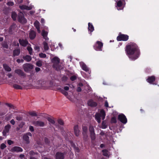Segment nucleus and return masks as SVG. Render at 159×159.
I'll return each instance as SVG.
<instances>
[{
  "mask_svg": "<svg viewBox=\"0 0 159 159\" xmlns=\"http://www.w3.org/2000/svg\"><path fill=\"white\" fill-rule=\"evenodd\" d=\"M125 51L129 58L132 60L134 61L137 59L140 54L138 46L134 43H130L127 45Z\"/></svg>",
  "mask_w": 159,
  "mask_h": 159,
  "instance_id": "f257e3e1",
  "label": "nucleus"
},
{
  "mask_svg": "<svg viewBox=\"0 0 159 159\" xmlns=\"http://www.w3.org/2000/svg\"><path fill=\"white\" fill-rule=\"evenodd\" d=\"M52 61L53 63V67L57 70H60L61 69V67L59 65L60 59L57 57H55L52 60Z\"/></svg>",
  "mask_w": 159,
  "mask_h": 159,
  "instance_id": "f03ea898",
  "label": "nucleus"
},
{
  "mask_svg": "<svg viewBox=\"0 0 159 159\" xmlns=\"http://www.w3.org/2000/svg\"><path fill=\"white\" fill-rule=\"evenodd\" d=\"M105 114L103 110H101L100 113H97L95 115V119L98 123L101 122V119L104 120L105 118Z\"/></svg>",
  "mask_w": 159,
  "mask_h": 159,
  "instance_id": "7ed1b4c3",
  "label": "nucleus"
},
{
  "mask_svg": "<svg viewBox=\"0 0 159 159\" xmlns=\"http://www.w3.org/2000/svg\"><path fill=\"white\" fill-rule=\"evenodd\" d=\"M102 46L103 43L100 41H98L94 45V48L96 51H101L102 50Z\"/></svg>",
  "mask_w": 159,
  "mask_h": 159,
  "instance_id": "20e7f679",
  "label": "nucleus"
},
{
  "mask_svg": "<svg viewBox=\"0 0 159 159\" xmlns=\"http://www.w3.org/2000/svg\"><path fill=\"white\" fill-rule=\"evenodd\" d=\"M129 36L125 34H121L117 37V39L118 41H126L128 40Z\"/></svg>",
  "mask_w": 159,
  "mask_h": 159,
  "instance_id": "39448f33",
  "label": "nucleus"
},
{
  "mask_svg": "<svg viewBox=\"0 0 159 159\" xmlns=\"http://www.w3.org/2000/svg\"><path fill=\"white\" fill-rule=\"evenodd\" d=\"M118 119L122 123L125 124L127 122V119L123 114H120L118 116Z\"/></svg>",
  "mask_w": 159,
  "mask_h": 159,
  "instance_id": "423d86ee",
  "label": "nucleus"
},
{
  "mask_svg": "<svg viewBox=\"0 0 159 159\" xmlns=\"http://www.w3.org/2000/svg\"><path fill=\"white\" fill-rule=\"evenodd\" d=\"M23 68L25 71H28L30 69H32L33 68V66L29 63L25 64L23 65Z\"/></svg>",
  "mask_w": 159,
  "mask_h": 159,
  "instance_id": "0eeeda50",
  "label": "nucleus"
},
{
  "mask_svg": "<svg viewBox=\"0 0 159 159\" xmlns=\"http://www.w3.org/2000/svg\"><path fill=\"white\" fill-rule=\"evenodd\" d=\"M28 136H31V134L30 133H28L26 134H24L23 136V139L27 143H29L30 142Z\"/></svg>",
  "mask_w": 159,
  "mask_h": 159,
  "instance_id": "6e6552de",
  "label": "nucleus"
},
{
  "mask_svg": "<svg viewBox=\"0 0 159 159\" xmlns=\"http://www.w3.org/2000/svg\"><path fill=\"white\" fill-rule=\"evenodd\" d=\"M33 124L35 126L40 127H43L45 125L44 123L40 120L34 121L33 122Z\"/></svg>",
  "mask_w": 159,
  "mask_h": 159,
  "instance_id": "1a4fd4ad",
  "label": "nucleus"
},
{
  "mask_svg": "<svg viewBox=\"0 0 159 159\" xmlns=\"http://www.w3.org/2000/svg\"><path fill=\"white\" fill-rule=\"evenodd\" d=\"M11 127V126L10 125H7L5 126L2 132L3 135L5 136L9 132Z\"/></svg>",
  "mask_w": 159,
  "mask_h": 159,
  "instance_id": "9d476101",
  "label": "nucleus"
},
{
  "mask_svg": "<svg viewBox=\"0 0 159 159\" xmlns=\"http://www.w3.org/2000/svg\"><path fill=\"white\" fill-rule=\"evenodd\" d=\"M22 151L23 149L22 148L17 146L14 147L11 149V151L12 152H21Z\"/></svg>",
  "mask_w": 159,
  "mask_h": 159,
  "instance_id": "9b49d317",
  "label": "nucleus"
},
{
  "mask_svg": "<svg viewBox=\"0 0 159 159\" xmlns=\"http://www.w3.org/2000/svg\"><path fill=\"white\" fill-rule=\"evenodd\" d=\"M74 131L75 135L76 136H78L80 134V130L77 125H75L74 127Z\"/></svg>",
  "mask_w": 159,
  "mask_h": 159,
  "instance_id": "f8f14e48",
  "label": "nucleus"
},
{
  "mask_svg": "<svg viewBox=\"0 0 159 159\" xmlns=\"http://www.w3.org/2000/svg\"><path fill=\"white\" fill-rule=\"evenodd\" d=\"M56 159H64V154L58 152L56 154Z\"/></svg>",
  "mask_w": 159,
  "mask_h": 159,
  "instance_id": "ddd939ff",
  "label": "nucleus"
},
{
  "mask_svg": "<svg viewBox=\"0 0 159 159\" xmlns=\"http://www.w3.org/2000/svg\"><path fill=\"white\" fill-rule=\"evenodd\" d=\"M155 77L154 76H149L147 79V81L150 84H152L155 80Z\"/></svg>",
  "mask_w": 159,
  "mask_h": 159,
  "instance_id": "4468645a",
  "label": "nucleus"
},
{
  "mask_svg": "<svg viewBox=\"0 0 159 159\" xmlns=\"http://www.w3.org/2000/svg\"><path fill=\"white\" fill-rule=\"evenodd\" d=\"M80 65L82 69L86 71V72H87V71H89V68L87 67V66H86V65L84 64V63L83 62H80Z\"/></svg>",
  "mask_w": 159,
  "mask_h": 159,
  "instance_id": "2eb2a0df",
  "label": "nucleus"
},
{
  "mask_svg": "<svg viewBox=\"0 0 159 159\" xmlns=\"http://www.w3.org/2000/svg\"><path fill=\"white\" fill-rule=\"evenodd\" d=\"M88 104L89 106L92 107H95L97 106V103L92 100H90L88 101Z\"/></svg>",
  "mask_w": 159,
  "mask_h": 159,
  "instance_id": "dca6fc26",
  "label": "nucleus"
},
{
  "mask_svg": "<svg viewBox=\"0 0 159 159\" xmlns=\"http://www.w3.org/2000/svg\"><path fill=\"white\" fill-rule=\"evenodd\" d=\"M37 83L38 84V85L37 86V87H43L45 86L46 82L41 80L37 82Z\"/></svg>",
  "mask_w": 159,
  "mask_h": 159,
  "instance_id": "f3484780",
  "label": "nucleus"
},
{
  "mask_svg": "<svg viewBox=\"0 0 159 159\" xmlns=\"http://www.w3.org/2000/svg\"><path fill=\"white\" fill-rule=\"evenodd\" d=\"M36 36V33L33 30H31L29 34V37L31 39H34Z\"/></svg>",
  "mask_w": 159,
  "mask_h": 159,
  "instance_id": "a211bd4d",
  "label": "nucleus"
},
{
  "mask_svg": "<svg viewBox=\"0 0 159 159\" xmlns=\"http://www.w3.org/2000/svg\"><path fill=\"white\" fill-rule=\"evenodd\" d=\"M19 42L20 44L22 46H25L28 43V41L26 40L19 39Z\"/></svg>",
  "mask_w": 159,
  "mask_h": 159,
  "instance_id": "6ab92c4d",
  "label": "nucleus"
},
{
  "mask_svg": "<svg viewBox=\"0 0 159 159\" xmlns=\"http://www.w3.org/2000/svg\"><path fill=\"white\" fill-rule=\"evenodd\" d=\"M19 7L22 10H30L32 8L31 7H28L27 6L24 5L20 6Z\"/></svg>",
  "mask_w": 159,
  "mask_h": 159,
  "instance_id": "aec40b11",
  "label": "nucleus"
},
{
  "mask_svg": "<svg viewBox=\"0 0 159 159\" xmlns=\"http://www.w3.org/2000/svg\"><path fill=\"white\" fill-rule=\"evenodd\" d=\"M15 72L20 76H24L25 74L21 70L18 69L15 70Z\"/></svg>",
  "mask_w": 159,
  "mask_h": 159,
  "instance_id": "412c9836",
  "label": "nucleus"
},
{
  "mask_svg": "<svg viewBox=\"0 0 159 159\" xmlns=\"http://www.w3.org/2000/svg\"><path fill=\"white\" fill-rule=\"evenodd\" d=\"M48 34V32L47 31H45L44 30H43L42 31V35L43 37V38L46 40H48L49 39L47 37Z\"/></svg>",
  "mask_w": 159,
  "mask_h": 159,
  "instance_id": "4be33fe9",
  "label": "nucleus"
},
{
  "mask_svg": "<svg viewBox=\"0 0 159 159\" xmlns=\"http://www.w3.org/2000/svg\"><path fill=\"white\" fill-rule=\"evenodd\" d=\"M34 25L37 30V31L39 33H40L41 32L40 30L39 26V22L36 21L34 23Z\"/></svg>",
  "mask_w": 159,
  "mask_h": 159,
  "instance_id": "5701e85b",
  "label": "nucleus"
},
{
  "mask_svg": "<svg viewBox=\"0 0 159 159\" xmlns=\"http://www.w3.org/2000/svg\"><path fill=\"white\" fill-rule=\"evenodd\" d=\"M19 20L23 24L25 23L27 21L22 16H19Z\"/></svg>",
  "mask_w": 159,
  "mask_h": 159,
  "instance_id": "b1692460",
  "label": "nucleus"
},
{
  "mask_svg": "<svg viewBox=\"0 0 159 159\" xmlns=\"http://www.w3.org/2000/svg\"><path fill=\"white\" fill-rule=\"evenodd\" d=\"M88 26L89 31L90 32L91 34V32H92L94 30V27L92 24L90 23H89Z\"/></svg>",
  "mask_w": 159,
  "mask_h": 159,
  "instance_id": "393cba45",
  "label": "nucleus"
},
{
  "mask_svg": "<svg viewBox=\"0 0 159 159\" xmlns=\"http://www.w3.org/2000/svg\"><path fill=\"white\" fill-rule=\"evenodd\" d=\"M23 58L27 62L30 61L32 59L31 57L29 55H26L24 56L23 57Z\"/></svg>",
  "mask_w": 159,
  "mask_h": 159,
  "instance_id": "a878e982",
  "label": "nucleus"
},
{
  "mask_svg": "<svg viewBox=\"0 0 159 159\" xmlns=\"http://www.w3.org/2000/svg\"><path fill=\"white\" fill-rule=\"evenodd\" d=\"M3 67L5 70L7 71H10L11 70V69L6 64L3 65Z\"/></svg>",
  "mask_w": 159,
  "mask_h": 159,
  "instance_id": "bb28decb",
  "label": "nucleus"
},
{
  "mask_svg": "<svg viewBox=\"0 0 159 159\" xmlns=\"http://www.w3.org/2000/svg\"><path fill=\"white\" fill-rule=\"evenodd\" d=\"M83 139L84 141H87L88 137V133H82Z\"/></svg>",
  "mask_w": 159,
  "mask_h": 159,
  "instance_id": "cd10ccee",
  "label": "nucleus"
},
{
  "mask_svg": "<svg viewBox=\"0 0 159 159\" xmlns=\"http://www.w3.org/2000/svg\"><path fill=\"white\" fill-rule=\"evenodd\" d=\"M43 48L45 51L48 50L49 48L48 45V43L46 42H44L43 43Z\"/></svg>",
  "mask_w": 159,
  "mask_h": 159,
  "instance_id": "c85d7f7f",
  "label": "nucleus"
},
{
  "mask_svg": "<svg viewBox=\"0 0 159 159\" xmlns=\"http://www.w3.org/2000/svg\"><path fill=\"white\" fill-rule=\"evenodd\" d=\"M20 53V50L19 49L15 50L13 51V56L15 57L16 56L18 55Z\"/></svg>",
  "mask_w": 159,
  "mask_h": 159,
  "instance_id": "c756f323",
  "label": "nucleus"
},
{
  "mask_svg": "<svg viewBox=\"0 0 159 159\" xmlns=\"http://www.w3.org/2000/svg\"><path fill=\"white\" fill-rule=\"evenodd\" d=\"M16 26L15 25H13L9 28V32L11 33L12 31L14 30Z\"/></svg>",
  "mask_w": 159,
  "mask_h": 159,
  "instance_id": "7c9ffc66",
  "label": "nucleus"
},
{
  "mask_svg": "<svg viewBox=\"0 0 159 159\" xmlns=\"http://www.w3.org/2000/svg\"><path fill=\"white\" fill-rule=\"evenodd\" d=\"M47 119L49 122V123L52 124H54L55 122L54 120L50 117H48Z\"/></svg>",
  "mask_w": 159,
  "mask_h": 159,
  "instance_id": "2f4dec72",
  "label": "nucleus"
},
{
  "mask_svg": "<svg viewBox=\"0 0 159 159\" xmlns=\"http://www.w3.org/2000/svg\"><path fill=\"white\" fill-rule=\"evenodd\" d=\"M13 86L14 88L16 89H22V87L20 86L17 84H14L13 85Z\"/></svg>",
  "mask_w": 159,
  "mask_h": 159,
  "instance_id": "473e14b6",
  "label": "nucleus"
},
{
  "mask_svg": "<svg viewBox=\"0 0 159 159\" xmlns=\"http://www.w3.org/2000/svg\"><path fill=\"white\" fill-rule=\"evenodd\" d=\"M103 154L104 156L106 157H109L108 151L107 150H103L102 151Z\"/></svg>",
  "mask_w": 159,
  "mask_h": 159,
  "instance_id": "72a5a7b5",
  "label": "nucleus"
},
{
  "mask_svg": "<svg viewBox=\"0 0 159 159\" xmlns=\"http://www.w3.org/2000/svg\"><path fill=\"white\" fill-rule=\"evenodd\" d=\"M90 137L92 140H94L95 139V134L94 132L90 133Z\"/></svg>",
  "mask_w": 159,
  "mask_h": 159,
  "instance_id": "f704fd0d",
  "label": "nucleus"
},
{
  "mask_svg": "<svg viewBox=\"0 0 159 159\" xmlns=\"http://www.w3.org/2000/svg\"><path fill=\"white\" fill-rule=\"evenodd\" d=\"M16 14L15 12H13L11 14V17L14 20H16Z\"/></svg>",
  "mask_w": 159,
  "mask_h": 159,
  "instance_id": "c9c22d12",
  "label": "nucleus"
},
{
  "mask_svg": "<svg viewBox=\"0 0 159 159\" xmlns=\"http://www.w3.org/2000/svg\"><path fill=\"white\" fill-rule=\"evenodd\" d=\"M82 133H88V129L87 127L85 126H83L82 127Z\"/></svg>",
  "mask_w": 159,
  "mask_h": 159,
  "instance_id": "e433bc0d",
  "label": "nucleus"
},
{
  "mask_svg": "<svg viewBox=\"0 0 159 159\" xmlns=\"http://www.w3.org/2000/svg\"><path fill=\"white\" fill-rule=\"evenodd\" d=\"M27 49L29 52V54L31 55H32V48L28 46L27 47Z\"/></svg>",
  "mask_w": 159,
  "mask_h": 159,
  "instance_id": "4c0bfd02",
  "label": "nucleus"
},
{
  "mask_svg": "<svg viewBox=\"0 0 159 159\" xmlns=\"http://www.w3.org/2000/svg\"><path fill=\"white\" fill-rule=\"evenodd\" d=\"M29 114L32 116H37V115L35 112L34 111H30L29 112Z\"/></svg>",
  "mask_w": 159,
  "mask_h": 159,
  "instance_id": "58836bf2",
  "label": "nucleus"
},
{
  "mask_svg": "<svg viewBox=\"0 0 159 159\" xmlns=\"http://www.w3.org/2000/svg\"><path fill=\"white\" fill-rule=\"evenodd\" d=\"M61 92L63 94L65 95L66 97L68 95V93L64 90L61 89Z\"/></svg>",
  "mask_w": 159,
  "mask_h": 159,
  "instance_id": "ea45409f",
  "label": "nucleus"
},
{
  "mask_svg": "<svg viewBox=\"0 0 159 159\" xmlns=\"http://www.w3.org/2000/svg\"><path fill=\"white\" fill-rule=\"evenodd\" d=\"M42 62L41 61H39L36 62V65L39 67H40L42 66Z\"/></svg>",
  "mask_w": 159,
  "mask_h": 159,
  "instance_id": "a19ab883",
  "label": "nucleus"
},
{
  "mask_svg": "<svg viewBox=\"0 0 159 159\" xmlns=\"http://www.w3.org/2000/svg\"><path fill=\"white\" fill-rule=\"evenodd\" d=\"M39 55L41 58H44L46 57V55L45 54L42 53H39Z\"/></svg>",
  "mask_w": 159,
  "mask_h": 159,
  "instance_id": "79ce46f5",
  "label": "nucleus"
},
{
  "mask_svg": "<svg viewBox=\"0 0 159 159\" xmlns=\"http://www.w3.org/2000/svg\"><path fill=\"white\" fill-rule=\"evenodd\" d=\"M89 131L90 133L94 132V129L93 127V126H90L89 127Z\"/></svg>",
  "mask_w": 159,
  "mask_h": 159,
  "instance_id": "37998d69",
  "label": "nucleus"
},
{
  "mask_svg": "<svg viewBox=\"0 0 159 159\" xmlns=\"http://www.w3.org/2000/svg\"><path fill=\"white\" fill-rule=\"evenodd\" d=\"M122 3L121 0L117 2V5L118 7H121L122 5Z\"/></svg>",
  "mask_w": 159,
  "mask_h": 159,
  "instance_id": "c03bdc74",
  "label": "nucleus"
},
{
  "mask_svg": "<svg viewBox=\"0 0 159 159\" xmlns=\"http://www.w3.org/2000/svg\"><path fill=\"white\" fill-rule=\"evenodd\" d=\"M6 147V146L4 143H2L1 145L0 148L2 149H3Z\"/></svg>",
  "mask_w": 159,
  "mask_h": 159,
  "instance_id": "a18cd8bd",
  "label": "nucleus"
},
{
  "mask_svg": "<svg viewBox=\"0 0 159 159\" xmlns=\"http://www.w3.org/2000/svg\"><path fill=\"white\" fill-rule=\"evenodd\" d=\"M111 121L112 123H116V119L115 117H112L111 120Z\"/></svg>",
  "mask_w": 159,
  "mask_h": 159,
  "instance_id": "49530a36",
  "label": "nucleus"
},
{
  "mask_svg": "<svg viewBox=\"0 0 159 159\" xmlns=\"http://www.w3.org/2000/svg\"><path fill=\"white\" fill-rule=\"evenodd\" d=\"M7 4L9 6H13L14 4L13 2H9L7 3Z\"/></svg>",
  "mask_w": 159,
  "mask_h": 159,
  "instance_id": "de8ad7c7",
  "label": "nucleus"
},
{
  "mask_svg": "<svg viewBox=\"0 0 159 159\" xmlns=\"http://www.w3.org/2000/svg\"><path fill=\"white\" fill-rule=\"evenodd\" d=\"M58 123L61 125H63L64 124L63 121L61 120H58Z\"/></svg>",
  "mask_w": 159,
  "mask_h": 159,
  "instance_id": "09e8293b",
  "label": "nucleus"
},
{
  "mask_svg": "<svg viewBox=\"0 0 159 159\" xmlns=\"http://www.w3.org/2000/svg\"><path fill=\"white\" fill-rule=\"evenodd\" d=\"M13 141L12 140H9L7 141V143L9 145H11L13 144Z\"/></svg>",
  "mask_w": 159,
  "mask_h": 159,
  "instance_id": "8fccbe9b",
  "label": "nucleus"
},
{
  "mask_svg": "<svg viewBox=\"0 0 159 159\" xmlns=\"http://www.w3.org/2000/svg\"><path fill=\"white\" fill-rule=\"evenodd\" d=\"M76 77L75 75L72 76L70 78V79L72 81L75 80L76 79Z\"/></svg>",
  "mask_w": 159,
  "mask_h": 159,
  "instance_id": "3c124183",
  "label": "nucleus"
},
{
  "mask_svg": "<svg viewBox=\"0 0 159 159\" xmlns=\"http://www.w3.org/2000/svg\"><path fill=\"white\" fill-rule=\"evenodd\" d=\"M107 126L105 125V122L104 121H103L102 122V129H105L106 128Z\"/></svg>",
  "mask_w": 159,
  "mask_h": 159,
  "instance_id": "603ef678",
  "label": "nucleus"
},
{
  "mask_svg": "<svg viewBox=\"0 0 159 159\" xmlns=\"http://www.w3.org/2000/svg\"><path fill=\"white\" fill-rule=\"evenodd\" d=\"M24 125L25 123L24 122H21L19 125V126L20 128H22Z\"/></svg>",
  "mask_w": 159,
  "mask_h": 159,
  "instance_id": "864d4df0",
  "label": "nucleus"
},
{
  "mask_svg": "<svg viewBox=\"0 0 159 159\" xmlns=\"http://www.w3.org/2000/svg\"><path fill=\"white\" fill-rule=\"evenodd\" d=\"M16 119L18 120H22V117L20 116H17L16 117Z\"/></svg>",
  "mask_w": 159,
  "mask_h": 159,
  "instance_id": "5fc2aeb1",
  "label": "nucleus"
},
{
  "mask_svg": "<svg viewBox=\"0 0 159 159\" xmlns=\"http://www.w3.org/2000/svg\"><path fill=\"white\" fill-rule=\"evenodd\" d=\"M29 129L30 131H34V129L33 127L32 126H29Z\"/></svg>",
  "mask_w": 159,
  "mask_h": 159,
  "instance_id": "6e6d98bb",
  "label": "nucleus"
},
{
  "mask_svg": "<svg viewBox=\"0 0 159 159\" xmlns=\"http://www.w3.org/2000/svg\"><path fill=\"white\" fill-rule=\"evenodd\" d=\"M10 123L13 125H14L15 124V122L14 119H12L10 121Z\"/></svg>",
  "mask_w": 159,
  "mask_h": 159,
  "instance_id": "4d7b16f0",
  "label": "nucleus"
},
{
  "mask_svg": "<svg viewBox=\"0 0 159 159\" xmlns=\"http://www.w3.org/2000/svg\"><path fill=\"white\" fill-rule=\"evenodd\" d=\"M29 154L31 155H33L35 154V153L32 151H30Z\"/></svg>",
  "mask_w": 159,
  "mask_h": 159,
  "instance_id": "13d9d810",
  "label": "nucleus"
},
{
  "mask_svg": "<svg viewBox=\"0 0 159 159\" xmlns=\"http://www.w3.org/2000/svg\"><path fill=\"white\" fill-rule=\"evenodd\" d=\"M105 106L106 107H108V104L107 101H106L105 102Z\"/></svg>",
  "mask_w": 159,
  "mask_h": 159,
  "instance_id": "bf43d9fd",
  "label": "nucleus"
},
{
  "mask_svg": "<svg viewBox=\"0 0 159 159\" xmlns=\"http://www.w3.org/2000/svg\"><path fill=\"white\" fill-rule=\"evenodd\" d=\"M34 49L35 50H37L38 51L39 50V47L35 46L34 47Z\"/></svg>",
  "mask_w": 159,
  "mask_h": 159,
  "instance_id": "052dcab7",
  "label": "nucleus"
},
{
  "mask_svg": "<svg viewBox=\"0 0 159 159\" xmlns=\"http://www.w3.org/2000/svg\"><path fill=\"white\" fill-rule=\"evenodd\" d=\"M64 89L65 90H68L69 89V87L68 86H65L64 87Z\"/></svg>",
  "mask_w": 159,
  "mask_h": 159,
  "instance_id": "680f3d73",
  "label": "nucleus"
},
{
  "mask_svg": "<svg viewBox=\"0 0 159 159\" xmlns=\"http://www.w3.org/2000/svg\"><path fill=\"white\" fill-rule=\"evenodd\" d=\"M67 98L69 99L71 101H72V99L70 96H67V97H66Z\"/></svg>",
  "mask_w": 159,
  "mask_h": 159,
  "instance_id": "e2e57ef3",
  "label": "nucleus"
},
{
  "mask_svg": "<svg viewBox=\"0 0 159 159\" xmlns=\"http://www.w3.org/2000/svg\"><path fill=\"white\" fill-rule=\"evenodd\" d=\"M3 47H4V48H7L8 47L7 45L6 44H3Z\"/></svg>",
  "mask_w": 159,
  "mask_h": 159,
  "instance_id": "0e129e2a",
  "label": "nucleus"
},
{
  "mask_svg": "<svg viewBox=\"0 0 159 159\" xmlns=\"http://www.w3.org/2000/svg\"><path fill=\"white\" fill-rule=\"evenodd\" d=\"M40 69L39 67H36L35 68V70L36 72H38L40 71Z\"/></svg>",
  "mask_w": 159,
  "mask_h": 159,
  "instance_id": "69168bd1",
  "label": "nucleus"
},
{
  "mask_svg": "<svg viewBox=\"0 0 159 159\" xmlns=\"http://www.w3.org/2000/svg\"><path fill=\"white\" fill-rule=\"evenodd\" d=\"M18 3H21L22 2V0H15Z\"/></svg>",
  "mask_w": 159,
  "mask_h": 159,
  "instance_id": "338daca9",
  "label": "nucleus"
},
{
  "mask_svg": "<svg viewBox=\"0 0 159 159\" xmlns=\"http://www.w3.org/2000/svg\"><path fill=\"white\" fill-rule=\"evenodd\" d=\"M77 91L78 92H80L81 91V89L80 87H78L77 89Z\"/></svg>",
  "mask_w": 159,
  "mask_h": 159,
  "instance_id": "774afa93",
  "label": "nucleus"
}]
</instances>
